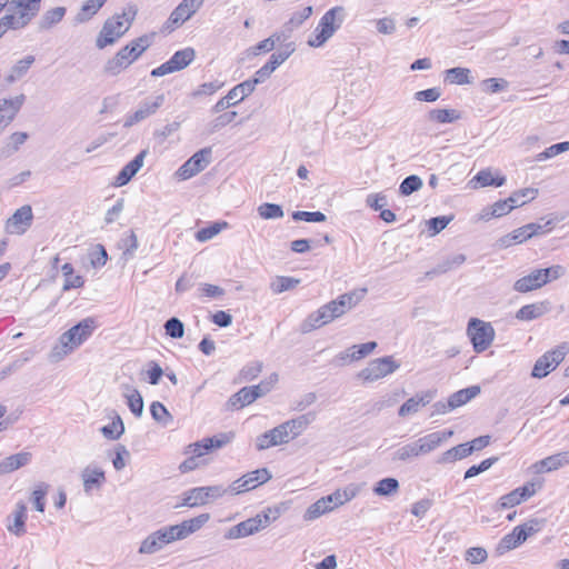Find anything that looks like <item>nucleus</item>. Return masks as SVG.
Segmentation results:
<instances>
[{
    "label": "nucleus",
    "mask_w": 569,
    "mask_h": 569,
    "mask_svg": "<svg viewBox=\"0 0 569 569\" xmlns=\"http://www.w3.org/2000/svg\"><path fill=\"white\" fill-rule=\"evenodd\" d=\"M399 490V481L396 478H383L379 480L373 487V492L380 497H387L396 493Z\"/></svg>",
    "instance_id": "obj_53"
},
{
    "label": "nucleus",
    "mask_w": 569,
    "mask_h": 569,
    "mask_svg": "<svg viewBox=\"0 0 569 569\" xmlns=\"http://www.w3.org/2000/svg\"><path fill=\"white\" fill-rule=\"evenodd\" d=\"M453 431H436L431 432L427 436L419 438L417 441L420 453L427 455L435 449H437L442 442L447 441L450 437H452Z\"/></svg>",
    "instance_id": "obj_30"
},
{
    "label": "nucleus",
    "mask_w": 569,
    "mask_h": 569,
    "mask_svg": "<svg viewBox=\"0 0 569 569\" xmlns=\"http://www.w3.org/2000/svg\"><path fill=\"white\" fill-rule=\"evenodd\" d=\"M538 190L533 188H526L516 191L509 198L495 202L490 208V212L483 214L482 218L488 219L490 217H502L509 213L513 208L525 204V201L519 202V196H530V199H535Z\"/></svg>",
    "instance_id": "obj_16"
},
{
    "label": "nucleus",
    "mask_w": 569,
    "mask_h": 569,
    "mask_svg": "<svg viewBox=\"0 0 569 569\" xmlns=\"http://www.w3.org/2000/svg\"><path fill=\"white\" fill-rule=\"evenodd\" d=\"M258 213L261 218L266 220L280 219L284 214L281 206L269 202L260 204L258 207Z\"/></svg>",
    "instance_id": "obj_59"
},
{
    "label": "nucleus",
    "mask_w": 569,
    "mask_h": 569,
    "mask_svg": "<svg viewBox=\"0 0 569 569\" xmlns=\"http://www.w3.org/2000/svg\"><path fill=\"white\" fill-rule=\"evenodd\" d=\"M468 456H470V451L468 450L466 443H461L445 451L438 459V462L450 463L467 458Z\"/></svg>",
    "instance_id": "obj_52"
},
{
    "label": "nucleus",
    "mask_w": 569,
    "mask_h": 569,
    "mask_svg": "<svg viewBox=\"0 0 569 569\" xmlns=\"http://www.w3.org/2000/svg\"><path fill=\"white\" fill-rule=\"evenodd\" d=\"M272 510L267 509L262 512L256 515L252 518H249L244 521L239 522L236 526H232L228 529V531L224 535L226 539H240L244 537L252 536L260 530L268 527L271 521H274L278 518V511L274 512V515L271 517Z\"/></svg>",
    "instance_id": "obj_4"
},
{
    "label": "nucleus",
    "mask_w": 569,
    "mask_h": 569,
    "mask_svg": "<svg viewBox=\"0 0 569 569\" xmlns=\"http://www.w3.org/2000/svg\"><path fill=\"white\" fill-rule=\"evenodd\" d=\"M569 150V141L555 143L536 156V161H545Z\"/></svg>",
    "instance_id": "obj_62"
},
{
    "label": "nucleus",
    "mask_w": 569,
    "mask_h": 569,
    "mask_svg": "<svg viewBox=\"0 0 569 569\" xmlns=\"http://www.w3.org/2000/svg\"><path fill=\"white\" fill-rule=\"evenodd\" d=\"M536 492L535 483H526L522 487H518L509 493L502 496L499 499V507L501 509L512 508L515 506L520 505L522 501H526L530 497H532Z\"/></svg>",
    "instance_id": "obj_27"
},
{
    "label": "nucleus",
    "mask_w": 569,
    "mask_h": 569,
    "mask_svg": "<svg viewBox=\"0 0 569 569\" xmlns=\"http://www.w3.org/2000/svg\"><path fill=\"white\" fill-rule=\"evenodd\" d=\"M107 0H87L74 17L77 23L89 21L102 8Z\"/></svg>",
    "instance_id": "obj_44"
},
{
    "label": "nucleus",
    "mask_w": 569,
    "mask_h": 569,
    "mask_svg": "<svg viewBox=\"0 0 569 569\" xmlns=\"http://www.w3.org/2000/svg\"><path fill=\"white\" fill-rule=\"evenodd\" d=\"M509 83L502 78H488L481 82L482 90L488 93L505 91Z\"/></svg>",
    "instance_id": "obj_64"
},
{
    "label": "nucleus",
    "mask_w": 569,
    "mask_h": 569,
    "mask_svg": "<svg viewBox=\"0 0 569 569\" xmlns=\"http://www.w3.org/2000/svg\"><path fill=\"white\" fill-rule=\"evenodd\" d=\"M333 319L326 309V306H322L317 311L308 316V318L303 321L301 329L303 332H310L311 330L327 325Z\"/></svg>",
    "instance_id": "obj_37"
},
{
    "label": "nucleus",
    "mask_w": 569,
    "mask_h": 569,
    "mask_svg": "<svg viewBox=\"0 0 569 569\" xmlns=\"http://www.w3.org/2000/svg\"><path fill=\"white\" fill-rule=\"evenodd\" d=\"M163 102L164 94L162 93L153 98L144 99L142 102H140L138 109L134 112L128 114L124 118L123 127L130 128L146 120L150 116L154 114L158 111V109L163 104Z\"/></svg>",
    "instance_id": "obj_17"
},
{
    "label": "nucleus",
    "mask_w": 569,
    "mask_h": 569,
    "mask_svg": "<svg viewBox=\"0 0 569 569\" xmlns=\"http://www.w3.org/2000/svg\"><path fill=\"white\" fill-rule=\"evenodd\" d=\"M549 311L548 302H536L521 307L517 313L516 318L521 321H531L542 317L545 313Z\"/></svg>",
    "instance_id": "obj_35"
},
{
    "label": "nucleus",
    "mask_w": 569,
    "mask_h": 569,
    "mask_svg": "<svg viewBox=\"0 0 569 569\" xmlns=\"http://www.w3.org/2000/svg\"><path fill=\"white\" fill-rule=\"evenodd\" d=\"M212 150L203 148L191 156L176 172L180 180H188L207 168L211 161Z\"/></svg>",
    "instance_id": "obj_14"
},
{
    "label": "nucleus",
    "mask_w": 569,
    "mask_h": 569,
    "mask_svg": "<svg viewBox=\"0 0 569 569\" xmlns=\"http://www.w3.org/2000/svg\"><path fill=\"white\" fill-rule=\"evenodd\" d=\"M28 138L29 136L27 132H13L9 137L8 142L0 148V158L4 159L12 156L19 150L20 146H22Z\"/></svg>",
    "instance_id": "obj_42"
},
{
    "label": "nucleus",
    "mask_w": 569,
    "mask_h": 569,
    "mask_svg": "<svg viewBox=\"0 0 569 569\" xmlns=\"http://www.w3.org/2000/svg\"><path fill=\"white\" fill-rule=\"evenodd\" d=\"M27 506L23 501H19L14 506V510L6 518L7 530L16 537H22L26 530Z\"/></svg>",
    "instance_id": "obj_23"
},
{
    "label": "nucleus",
    "mask_w": 569,
    "mask_h": 569,
    "mask_svg": "<svg viewBox=\"0 0 569 569\" xmlns=\"http://www.w3.org/2000/svg\"><path fill=\"white\" fill-rule=\"evenodd\" d=\"M83 489L86 493H90L93 489H99L106 481L104 471L98 467H86L81 472Z\"/></svg>",
    "instance_id": "obj_32"
},
{
    "label": "nucleus",
    "mask_w": 569,
    "mask_h": 569,
    "mask_svg": "<svg viewBox=\"0 0 569 569\" xmlns=\"http://www.w3.org/2000/svg\"><path fill=\"white\" fill-rule=\"evenodd\" d=\"M295 42L286 43L282 48H280L278 52L272 53L268 62L263 64L259 70H257L253 78L248 79V81H254L256 88L257 84L268 79L271 73L295 52Z\"/></svg>",
    "instance_id": "obj_12"
},
{
    "label": "nucleus",
    "mask_w": 569,
    "mask_h": 569,
    "mask_svg": "<svg viewBox=\"0 0 569 569\" xmlns=\"http://www.w3.org/2000/svg\"><path fill=\"white\" fill-rule=\"evenodd\" d=\"M291 436L287 430L284 422L260 435L257 438L256 446L258 450H266L270 447L288 443Z\"/></svg>",
    "instance_id": "obj_20"
},
{
    "label": "nucleus",
    "mask_w": 569,
    "mask_h": 569,
    "mask_svg": "<svg viewBox=\"0 0 569 569\" xmlns=\"http://www.w3.org/2000/svg\"><path fill=\"white\" fill-rule=\"evenodd\" d=\"M48 490H49V485H47L44 482H40L36 486L34 490L32 491L31 499H32L36 510L39 512L44 511V507H46L44 498H46Z\"/></svg>",
    "instance_id": "obj_61"
},
{
    "label": "nucleus",
    "mask_w": 569,
    "mask_h": 569,
    "mask_svg": "<svg viewBox=\"0 0 569 569\" xmlns=\"http://www.w3.org/2000/svg\"><path fill=\"white\" fill-rule=\"evenodd\" d=\"M569 465V451L549 456L536 463L539 472H549Z\"/></svg>",
    "instance_id": "obj_34"
},
{
    "label": "nucleus",
    "mask_w": 569,
    "mask_h": 569,
    "mask_svg": "<svg viewBox=\"0 0 569 569\" xmlns=\"http://www.w3.org/2000/svg\"><path fill=\"white\" fill-rule=\"evenodd\" d=\"M27 27L24 22H21L19 16L14 11L7 13L0 19V34L3 36L9 29L18 30Z\"/></svg>",
    "instance_id": "obj_57"
},
{
    "label": "nucleus",
    "mask_w": 569,
    "mask_h": 569,
    "mask_svg": "<svg viewBox=\"0 0 569 569\" xmlns=\"http://www.w3.org/2000/svg\"><path fill=\"white\" fill-rule=\"evenodd\" d=\"M427 118L437 123H452L460 119V113L455 109H431Z\"/></svg>",
    "instance_id": "obj_46"
},
{
    "label": "nucleus",
    "mask_w": 569,
    "mask_h": 569,
    "mask_svg": "<svg viewBox=\"0 0 569 569\" xmlns=\"http://www.w3.org/2000/svg\"><path fill=\"white\" fill-rule=\"evenodd\" d=\"M568 351V345L562 343L557 348L545 352L541 357L537 359L532 368L531 376L538 379L547 377L563 361Z\"/></svg>",
    "instance_id": "obj_7"
},
{
    "label": "nucleus",
    "mask_w": 569,
    "mask_h": 569,
    "mask_svg": "<svg viewBox=\"0 0 569 569\" xmlns=\"http://www.w3.org/2000/svg\"><path fill=\"white\" fill-rule=\"evenodd\" d=\"M422 188V180L416 174L406 177L399 186L401 196H410Z\"/></svg>",
    "instance_id": "obj_58"
},
{
    "label": "nucleus",
    "mask_w": 569,
    "mask_h": 569,
    "mask_svg": "<svg viewBox=\"0 0 569 569\" xmlns=\"http://www.w3.org/2000/svg\"><path fill=\"white\" fill-rule=\"evenodd\" d=\"M177 540L178 539L171 526L162 527L142 540L139 553L153 555L163 549L167 545Z\"/></svg>",
    "instance_id": "obj_13"
},
{
    "label": "nucleus",
    "mask_w": 569,
    "mask_h": 569,
    "mask_svg": "<svg viewBox=\"0 0 569 569\" xmlns=\"http://www.w3.org/2000/svg\"><path fill=\"white\" fill-rule=\"evenodd\" d=\"M151 417L163 427H168L172 421L173 417L168 409L159 401H153L150 406Z\"/></svg>",
    "instance_id": "obj_54"
},
{
    "label": "nucleus",
    "mask_w": 569,
    "mask_h": 569,
    "mask_svg": "<svg viewBox=\"0 0 569 569\" xmlns=\"http://www.w3.org/2000/svg\"><path fill=\"white\" fill-rule=\"evenodd\" d=\"M209 520L208 513L199 515L196 518L184 520L179 525L171 526L178 540L187 538L199 530Z\"/></svg>",
    "instance_id": "obj_31"
},
{
    "label": "nucleus",
    "mask_w": 569,
    "mask_h": 569,
    "mask_svg": "<svg viewBox=\"0 0 569 569\" xmlns=\"http://www.w3.org/2000/svg\"><path fill=\"white\" fill-rule=\"evenodd\" d=\"M300 283L299 279L292 277L278 276L271 282L270 288L273 293H281L296 288Z\"/></svg>",
    "instance_id": "obj_56"
},
{
    "label": "nucleus",
    "mask_w": 569,
    "mask_h": 569,
    "mask_svg": "<svg viewBox=\"0 0 569 569\" xmlns=\"http://www.w3.org/2000/svg\"><path fill=\"white\" fill-rule=\"evenodd\" d=\"M41 9V0H11L10 11L19 16L21 22L28 26Z\"/></svg>",
    "instance_id": "obj_24"
},
{
    "label": "nucleus",
    "mask_w": 569,
    "mask_h": 569,
    "mask_svg": "<svg viewBox=\"0 0 569 569\" xmlns=\"http://www.w3.org/2000/svg\"><path fill=\"white\" fill-rule=\"evenodd\" d=\"M346 18V10L341 6L329 9L320 19L315 30V38L308 40L313 48L323 46L340 29Z\"/></svg>",
    "instance_id": "obj_3"
},
{
    "label": "nucleus",
    "mask_w": 569,
    "mask_h": 569,
    "mask_svg": "<svg viewBox=\"0 0 569 569\" xmlns=\"http://www.w3.org/2000/svg\"><path fill=\"white\" fill-rule=\"evenodd\" d=\"M400 363L395 361L391 356L371 360L368 366L359 372V377L365 381H376L398 370Z\"/></svg>",
    "instance_id": "obj_8"
},
{
    "label": "nucleus",
    "mask_w": 569,
    "mask_h": 569,
    "mask_svg": "<svg viewBox=\"0 0 569 569\" xmlns=\"http://www.w3.org/2000/svg\"><path fill=\"white\" fill-rule=\"evenodd\" d=\"M96 321L92 318H86L63 332L49 353L51 362L61 361L67 355L82 345L93 332Z\"/></svg>",
    "instance_id": "obj_1"
},
{
    "label": "nucleus",
    "mask_w": 569,
    "mask_h": 569,
    "mask_svg": "<svg viewBox=\"0 0 569 569\" xmlns=\"http://www.w3.org/2000/svg\"><path fill=\"white\" fill-rule=\"evenodd\" d=\"M24 101L23 93L10 99H0V134L13 121Z\"/></svg>",
    "instance_id": "obj_21"
},
{
    "label": "nucleus",
    "mask_w": 569,
    "mask_h": 569,
    "mask_svg": "<svg viewBox=\"0 0 569 569\" xmlns=\"http://www.w3.org/2000/svg\"><path fill=\"white\" fill-rule=\"evenodd\" d=\"M67 12L64 7H56L50 10H47L40 18L38 22L39 31H46L52 29L59 22L62 21Z\"/></svg>",
    "instance_id": "obj_38"
},
{
    "label": "nucleus",
    "mask_w": 569,
    "mask_h": 569,
    "mask_svg": "<svg viewBox=\"0 0 569 569\" xmlns=\"http://www.w3.org/2000/svg\"><path fill=\"white\" fill-rule=\"evenodd\" d=\"M477 183L476 187H501L506 182V178L503 176L493 177L490 169H485L479 171L472 179Z\"/></svg>",
    "instance_id": "obj_48"
},
{
    "label": "nucleus",
    "mask_w": 569,
    "mask_h": 569,
    "mask_svg": "<svg viewBox=\"0 0 569 569\" xmlns=\"http://www.w3.org/2000/svg\"><path fill=\"white\" fill-rule=\"evenodd\" d=\"M530 239V233L526 229V226H522L511 233H508L499 239L498 243L500 248H508L515 243H521L526 240Z\"/></svg>",
    "instance_id": "obj_51"
},
{
    "label": "nucleus",
    "mask_w": 569,
    "mask_h": 569,
    "mask_svg": "<svg viewBox=\"0 0 569 569\" xmlns=\"http://www.w3.org/2000/svg\"><path fill=\"white\" fill-rule=\"evenodd\" d=\"M436 397V391L427 390L416 393L409 398L398 410L399 417H407L417 413L421 407L427 406Z\"/></svg>",
    "instance_id": "obj_26"
},
{
    "label": "nucleus",
    "mask_w": 569,
    "mask_h": 569,
    "mask_svg": "<svg viewBox=\"0 0 569 569\" xmlns=\"http://www.w3.org/2000/svg\"><path fill=\"white\" fill-rule=\"evenodd\" d=\"M565 274L566 268L561 264H553L549 268L535 269L529 274L518 279L513 284V289L521 293L529 292L537 290L545 284L563 277Z\"/></svg>",
    "instance_id": "obj_2"
},
{
    "label": "nucleus",
    "mask_w": 569,
    "mask_h": 569,
    "mask_svg": "<svg viewBox=\"0 0 569 569\" xmlns=\"http://www.w3.org/2000/svg\"><path fill=\"white\" fill-rule=\"evenodd\" d=\"M254 400H257V393L253 392L252 388L243 387L229 398L227 407L232 410L240 409L252 403Z\"/></svg>",
    "instance_id": "obj_40"
},
{
    "label": "nucleus",
    "mask_w": 569,
    "mask_h": 569,
    "mask_svg": "<svg viewBox=\"0 0 569 569\" xmlns=\"http://www.w3.org/2000/svg\"><path fill=\"white\" fill-rule=\"evenodd\" d=\"M124 17L126 13L117 14L106 20L96 41V46L99 49H103L107 46L113 44L120 37H122L128 31L131 24V20L126 19L124 23Z\"/></svg>",
    "instance_id": "obj_6"
},
{
    "label": "nucleus",
    "mask_w": 569,
    "mask_h": 569,
    "mask_svg": "<svg viewBox=\"0 0 569 569\" xmlns=\"http://www.w3.org/2000/svg\"><path fill=\"white\" fill-rule=\"evenodd\" d=\"M100 432L109 440H118L124 432V425L119 415H116L109 425L101 427Z\"/></svg>",
    "instance_id": "obj_49"
},
{
    "label": "nucleus",
    "mask_w": 569,
    "mask_h": 569,
    "mask_svg": "<svg viewBox=\"0 0 569 569\" xmlns=\"http://www.w3.org/2000/svg\"><path fill=\"white\" fill-rule=\"evenodd\" d=\"M526 541V533L522 528L515 527L512 532L506 535L499 542L497 551L503 553L519 547Z\"/></svg>",
    "instance_id": "obj_39"
},
{
    "label": "nucleus",
    "mask_w": 569,
    "mask_h": 569,
    "mask_svg": "<svg viewBox=\"0 0 569 569\" xmlns=\"http://www.w3.org/2000/svg\"><path fill=\"white\" fill-rule=\"evenodd\" d=\"M420 455L418 443L413 441L395 450L391 460L393 462H408Z\"/></svg>",
    "instance_id": "obj_45"
},
{
    "label": "nucleus",
    "mask_w": 569,
    "mask_h": 569,
    "mask_svg": "<svg viewBox=\"0 0 569 569\" xmlns=\"http://www.w3.org/2000/svg\"><path fill=\"white\" fill-rule=\"evenodd\" d=\"M33 220L32 209L29 204L22 206L7 220L6 229L9 233L22 234Z\"/></svg>",
    "instance_id": "obj_22"
},
{
    "label": "nucleus",
    "mask_w": 569,
    "mask_h": 569,
    "mask_svg": "<svg viewBox=\"0 0 569 569\" xmlns=\"http://www.w3.org/2000/svg\"><path fill=\"white\" fill-rule=\"evenodd\" d=\"M163 327L166 335L170 338L180 339L184 335V325L180 319L176 317L168 319Z\"/></svg>",
    "instance_id": "obj_60"
},
{
    "label": "nucleus",
    "mask_w": 569,
    "mask_h": 569,
    "mask_svg": "<svg viewBox=\"0 0 569 569\" xmlns=\"http://www.w3.org/2000/svg\"><path fill=\"white\" fill-rule=\"evenodd\" d=\"M204 0H182L171 12L162 27L163 32H171L188 21L203 4Z\"/></svg>",
    "instance_id": "obj_9"
},
{
    "label": "nucleus",
    "mask_w": 569,
    "mask_h": 569,
    "mask_svg": "<svg viewBox=\"0 0 569 569\" xmlns=\"http://www.w3.org/2000/svg\"><path fill=\"white\" fill-rule=\"evenodd\" d=\"M152 43V37L148 34H143L130 43L124 46L128 54H130L134 60H137Z\"/></svg>",
    "instance_id": "obj_47"
},
{
    "label": "nucleus",
    "mask_w": 569,
    "mask_h": 569,
    "mask_svg": "<svg viewBox=\"0 0 569 569\" xmlns=\"http://www.w3.org/2000/svg\"><path fill=\"white\" fill-rule=\"evenodd\" d=\"M445 80L455 84H469L472 82L470 70L460 67L446 70Z\"/></svg>",
    "instance_id": "obj_50"
},
{
    "label": "nucleus",
    "mask_w": 569,
    "mask_h": 569,
    "mask_svg": "<svg viewBox=\"0 0 569 569\" xmlns=\"http://www.w3.org/2000/svg\"><path fill=\"white\" fill-rule=\"evenodd\" d=\"M480 393V387L479 386H471L465 389H461L459 391L453 392L449 397V406L452 409H456L460 406H463L475 397H477Z\"/></svg>",
    "instance_id": "obj_41"
},
{
    "label": "nucleus",
    "mask_w": 569,
    "mask_h": 569,
    "mask_svg": "<svg viewBox=\"0 0 569 569\" xmlns=\"http://www.w3.org/2000/svg\"><path fill=\"white\" fill-rule=\"evenodd\" d=\"M123 396L127 398V402H128V407L130 409V411L136 416V417H140L143 412V399H142V396L140 395V392L126 385L123 386Z\"/></svg>",
    "instance_id": "obj_43"
},
{
    "label": "nucleus",
    "mask_w": 569,
    "mask_h": 569,
    "mask_svg": "<svg viewBox=\"0 0 569 569\" xmlns=\"http://www.w3.org/2000/svg\"><path fill=\"white\" fill-rule=\"evenodd\" d=\"M136 60L128 54L127 49L121 48L114 57L109 59L103 66V73L108 76H118L121 71L127 69Z\"/></svg>",
    "instance_id": "obj_29"
},
{
    "label": "nucleus",
    "mask_w": 569,
    "mask_h": 569,
    "mask_svg": "<svg viewBox=\"0 0 569 569\" xmlns=\"http://www.w3.org/2000/svg\"><path fill=\"white\" fill-rule=\"evenodd\" d=\"M196 58V51L193 48L188 47L182 50H178L173 53V56L162 63L161 66L154 68L151 71L152 77H162L172 72H177L187 68Z\"/></svg>",
    "instance_id": "obj_10"
},
{
    "label": "nucleus",
    "mask_w": 569,
    "mask_h": 569,
    "mask_svg": "<svg viewBox=\"0 0 569 569\" xmlns=\"http://www.w3.org/2000/svg\"><path fill=\"white\" fill-rule=\"evenodd\" d=\"M357 302L358 298L356 297V293L349 292L339 296L336 300H332L325 306L331 318L335 320L355 307Z\"/></svg>",
    "instance_id": "obj_28"
},
{
    "label": "nucleus",
    "mask_w": 569,
    "mask_h": 569,
    "mask_svg": "<svg viewBox=\"0 0 569 569\" xmlns=\"http://www.w3.org/2000/svg\"><path fill=\"white\" fill-rule=\"evenodd\" d=\"M312 14V7H305L301 11L295 12L289 21L286 23V28L289 31H293L299 28L310 16Z\"/></svg>",
    "instance_id": "obj_63"
},
{
    "label": "nucleus",
    "mask_w": 569,
    "mask_h": 569,
    "mask_svg": "<svg viewBox=\"0 0 569 569\" xmlns=\"http://www.w3.org/2000/svg\"><path fill=\"white\" fill-rule=\"evenodd\" d=\"M232 433H220L211 438H204L201 441L194 442L188 447V453H191L197 459L209 453L213 449H219L229 443L232 439Z\"/></svg>",
    "instance_id": "obj_19"
},
{
    "label": "nucleus",
    "mask_w": 569,
    "mask_h": 569,
    "mask_svg": "<svg viewBox=\"0 0 569 569\" xmlns=\"http://www.w3.org/2000/svg\"><path fill=\"white\" fill-rule=\"evenodd\" d=\"M148 149L141 150L130 162H128L118 173L114 179L117 187H122L129 183V181L139 172L142 168L144 158L148 154Z\"/></svg>",
    "instance_id": "obj_25"
},
{
    "label": "nucleus",
    "mask_w": 569,
    "mask_h": 569,
    "mask_svg": "<svg viewBox=\"0 0 569 569\" xmlns=\"http://www.w3.org/2000/svg\"><path fill=\"white\" fill-rule=\"evenodd\" d=\"M271 479V473L267 468L257 469L243 475L241 478L228 486L231 495H239L257 488Z\"/></svg>",
    "instance_id": "obj_15"
},
{
    "label": "nucleus",
    "mask_w": 569,
    "mask_h": 569,
    "mask_svg": "<svg viewBox=\"0 0 569 569\" xmlns=\"http://www.w3.org/2000/svg\"><path fill=\"white\" fill-rule=\"evenodd\" d=\"M254 91V81H243L237 86H234L227 96L222 97L217 103L212 107L213 113H219L222 110L236 106L241 102L244 98L250 96Z\"/></svg>",
    "instance_id": "obj_18"
},
{
    "label": "nucleus",
    "mask_w": 569,
    "mask_h": 569,
    "mask_svg": "<svg viewBox=\"0 0 569 569\" xmlns=\"http://www.w3.org/2000/svg\"><path fill=\"white\" fill-rule=\"evenodd\" d=\"M316 420V412H307L297 418L284 421L291 440L298 437L307 427Z\"/></svg>",
    "instance_id": "obj_36"
},
{
    "label": "nucleus",
    "mask_w": 569,
    "mask_h": 569,
    "mask_svg": "<svg viewBox=\"0 0 569 569\" xmlns=\"http://www.w3.org/2000/svg\"><path fill=\"white\" fill-rule=\"evenodd\" d=\"M466 261V256L462 253H457L453 256H450L446 258L443 261H441L432 271V273H446L459 266H461Z\"/></svg>",
    "instance_id": "obj_55"
},
{
    "label": "nucleus",
    "mask_w": 569,
    "mask_h": 569,
    "mask_svg": "<svg viewBox=\"0 0 569 569\" xmlns=\"http://www.w3.org/2000/svg\"><path fill=\"white\" fill-rule=\"evenodd\" d=\"M32 459V453L29 451H21L9 457H6L0 461V467L3 475L13 472L21 467L27 466Z\"/></svg>",
    "instance_id": "obj_33"
},
{
    "label": "nucleus",
    "mask_w": 569,
    "mask_h": 569,
    "mask_svg": "<svg viewBox=\"0 0 569 569\" xmlns=\"http://www.w3.org/2000/svg\"><path fill=\"white\" fill-rule=\"evenodd\" d=\"M226 493H230L229 488L221 485L192 488L184 492L182 505L188 507L206 505L209 500L218 499Z\"/></svg>",
    "instance_id": "obj_11"
},
{
    "label": "nucleus",
    "mask_w": 569,
    "mask_h": 569,
    "mask_svg": "<svg viewBox=\"0 0 569 569\" xmlns=\"http://www.w3.org/2000/svg\"><path fill=\"white\" fill-rule=\"evenodd\" d=\"M467 335L470 338L473 350L480 353L491 346L496 332L490 322L471 318L468 322Z\"/></svg>",
    "instance_id": "obj_5"
}]
</instances>
